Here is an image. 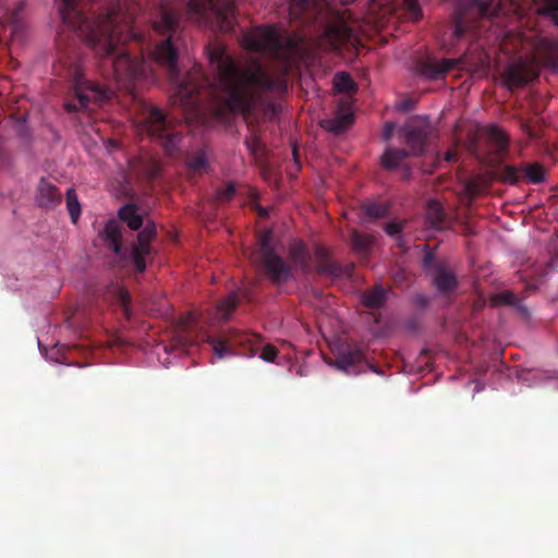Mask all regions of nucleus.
I'll list each match as a JSON object with an SVG mask.
<instances>
[{
  "label": "nucleus",
  "mask_w": 558,
  "mask_h": 558,
  "mask_svg": "<svg viewBox=\"0 0 558 558\" xmlns=\"http://www.w3.org/2000/svg\"><path fill=\"white\" fill-rule=\"evenodd\" d=\"M153 28L160 39L151 57L167 70L175 87V102L184 110L197 111L205 104H220L232 113L250 114L264 102L267 94L286 89L283 78L272 76L257 61L246 68L241 66L219 43L206 47L215 81L205 75L201 66H194L182 78L177 46L183 32L180 14L162 5Z\"/></svg>",
  "instance_id": "1"
},
{
  "label": "nucleus",
  "mask_w": 558,
  "mask_h": 558,
  "mask_svg": "<svg viewBox=\"0 0 558 558\" xmlns=\"http://www.w3.org/2000/svg\"><path fill=\"white\" fill-rule=\"evenodd\" d=\"M95 0H60L58 10L64 24L77 32L99 59L102 75L120 88L133 92L137 82L148 80L151 60L132 56L126 44L135 45L142 35L134 32V14L123 9L121 2L111 4L101 12L87 11V2Z\"/></svg>",
  "instance_id": "2"
},
{
  "label": "nucleus",
  "mask_w": 558,
  "mask_h": 558,
  "mask_svg": "<svg viewBox=\"0 0 558 558\" xmlns=\"http://www.w3.org/2000/svg\"><path fill=\"white\" fill-rule=\"evenodd\" d=\"M497 0H459L452 16V45L470 35L498 41L506 53L520 57L501 73L504 85L511 92L524 88L538 77L539 66L558 69V39L543 37L536 29H506Z\"/></svg>",
  "instance_id": "3"
},
{
  "label": "nucleus",
  "mask_w": 558,
  "mask_h": 558,
  "mask_svg": "<svg viewBox=\"0 0 558 558\" xmlns=\"http://www.w3.org/2000/svg\"><path fill=\"white\" fill-rule=\"evenodd\" d=\"M290 263H287L272 245V233L270 230L259 234L257 246L250 253V260L271 282L283 283L292 277V269L295 268L304 274L312 270V255L302 241H293L289 245Z\"/></svg>",
  "instance_id": "4"
},
{
  "label": "nucleus",
  "mask_w": 558,
  "mask_h": 558,
  "mask_svg": "<svg viewBox=\"0 0 558 558\" xmlns=\"http://www.w3.org/2000/svg\"><path fill=\"white\" fill-rule=\"evenodd\" d=\"M54 73L73 83L74 97L68 99L64 108L68 112H77L88 109L92 102L101 104L114 95L112 86L102 85L84 77L78 57L74 52H60Z\"/></svg>",
  "instance_id": "5"
},
{
  "label": "nucleus",
  "mask_w": 558,
  "mask_h": 558,
  "mask_svg": "<svg viewBox=\"0 0 558 558\" xmlns=\"http://www.w3.org/2000/svg\"><path fill=\"white\" fill-rule=\"evenodd\" d=\"M242 44L251 52L262 53L284 65L290 62L292 44L274 26H258L243 35Z\"/></svg>",
  "instance_id": "6"
},
{
  "label": "nucleus",
  "mask_w": 558,
  "mask_h": 558,
  "mask_svg": "<svg viewBox=\"0 0 558 558\" xmlns=\"http://www.w3.org/2000/svg\"><path fill=\"white\" fill-rule=\"evenodd\" d=\"M187 10L198 23L216 24L225 33L233 31L235 17L231 0H189Z\"/></svg>",
  "instance_id": "7"
},
{
  "label": "nucleus",
  "mask_w": 558,
  "mask_h": 558,
  "mask_svg": "<svg viewBox=\"0 0 558 558\" xmlns=\"http://www.w3.org/2000/svg\"><path fill=\"white\" fill-rule=\"evenodd\" d=\"M146 107L147 112L142 123V130L158 141L169 155L173 154L182 140L181 133L177 131L162 110L150 105Z\"/></svg>",
  "instance_id": "8"
},
{
  "label": "nucleus",
  "mask_w": 558,
  "mask_h": 558,
  "mask_svg": "<svg viewBox=\"0 0 558 558\" xmlns=\"http://www.w3.org/2000/svg\"><path fill=\"white\" fill-rule=\"evenodd\" d=\"M499 181L507 184H518L525 182L529 184H539L545 181L546 171L538 162H521L519 166L504 165L496 171Z\"/></svg>",
  "instance_id": "9"
},
{
  "label": "nucleus",
  "mask_w": 558,
  "mask_h": 558,
  "mask_svg": "<svg viewBox=\"0 0 558 558\" xmlns=\"http://www.w3.org/2000/svg\"><path fill=\"white\" fill-rule=\"evenodd\" d=\"M254 335H248L240 330H229L221 338H210L209 343L211 344L214 353L222 359L228 354H233L236 348H248V351L239 352L240 354H254L257 349L253 345Z\"/></svg>",
  "instance_id": "10"
},
{
  "label": "nucleus",
  "mask_w": 558,
  "mask_h": 558,
  "mask_svg": "<svg viewBox=\"0 0 558 558\" xmlns=\"http://www.w3.org/2000/svg\"><path fill=\"white\" fill-rule=\"evenodd\" d=\"M351 28L340 17L328 23L318 39V46L326 51H339L350 40Z\"/></svg>",
  "instance_id": "11"
},
{
  "label": "nucleus",
  "mask_w": 558,
  "mask_h": 558,
  "mask_svg": "<svg viewBox=\"0 0 558 558\" xmlns=\"http://www.w3.org/2000/svg\"><path fill=\"white\" fill-rule=\"evenodd\" d=\"M156 236V226L148 222L137 234V242L132 245L131 259L137 272L146 269V257L151 253L150 242Z\"/></svg>",
  "instance_id": "12"
},
{
  "label": "nucleus",
  "mask_w": 558,
  "mask_h": 558,
  "mask_svg": "<svg viewBox=\"0 0 558 558\" xmlns=\"http://www.w3.org/2000/svg\"><path fill=\"white\" fill-rule=\"evenodd\" d=\"M463 66V59H442L427 58L417 63V71L421 75L428 80H440L445 75L453 70L461 69Z\"/></svg>",
  "instance_id": "13"
},
{
  "label": "nucleus",
  "mask_w": 558,
  "mask_h": 558,
  "mask_svg": "<svg viewBox=\"0 0 558 558\" xmlns=\"http://www.w3.org/2000/svg\"><path fill=\"white\" fill-rule=\"evenodd\" d=\"M433 283L441 296L451 298L458 288V278L446 263H438L435 265Z\"/></svg>",
  "instance_id": "14"
},
{
  "label": "nucleus",
  "mask_w": 558,
  "mask_h": 558,
  "mask_svg": "<svg viewBox=\"0 0 558 558\" xmlns=\"http://www.w3.org/2000/svg\"><path fill=\"white\" fill-rule=\"evenodd\" d=\"M404 143L411 149L412 154L420 156L424 153L429 129L426 124L409 123L402 129Z\"/></svg>",
  "instance_id": "15"
},
{
  "label": "nucleus",
  "mask_w": 558,
  "mask_h": 558,
  "mask_svg": "<svg viewBox=\"0 0 558 558\" xmlns=\"http://www.w3.org/2000/svg\"><path fill=\"white\" fill-rule=\"evenodd\" d=\"M315 256L317 260V271L319 275L329 278H342L350 276L353 266H342L332 260L326 248L317 247Z\"/></svg>",
  "instance_id": "16"
},
{
  "label": "nucleus",
  "mask_w": 558,
  "mask_h": 558,
  "mask_svg": "<svg viewBox=\"0 0 558 558\" xmlns=\"http://www.w3.org/2000/svg\"><path fill=\"white\" fill-rule=\"evenodd\" d=\"M62 201V195L58 187L47 179L41 178L37 186L36 202L39 207L53 209Z\"/></svg>",
  "instance_id": "17"
},
{
  "label": "nucleus",
  "mask_w": 558,
  "mask_h": 558,
  "mask_svg": "<svg viewBox=\"0 0 558 558\" xmlns=\"http://www.w3.org/2000/svg\"><path fill=\"white\" fill-rule=\"evenodd\" d=\"M122 232L123 227L117 220H109L104 228L106 245L116 255L125 258V253L122 250Z\"/></svg>",
  "instance_id": "18"
},
{
  "label": "nucleus",
  "mask_w": 558,
  "mask_h": 558,
  "mask_svg": "<svg viewBox=\"0 0 558 558\" xmlns=\"http://www.w3.org/2000/svg\"><path fill=\"white\" fill-rule=\"evenodd\" d=\"M336 365L349 375H356L364 366V356L359 350H349L337 357Z\"/></svg>",
  "instance_id": "19"
},
{
  "label": "nucleus",
  "mask_w": 558,
  "mask_h": 558,
  "mask_svg": "<svg viewBox=\"0 0 558 558\" xmlns=\"http://www.w3.org/2000/svg\"><path fill=\"white\" fill-rule=\"evenodd\" d=\"M388 292L381 284H376L361 294L362 304L372 310H379L386 304Z\"/></svg>",
  "instance_id": "20"
},
{
  "label": "nucleus",
  "mask_w": 558,
  "mask_h": 558,
  "mask_svg": "<svg viewBox=\"0 0 558 558\" xmlns=\"http://www.w3.org/2000/svg\"><path fill=\"white\" fill-rule=\"evenodd\" d=\"M186 167L191 175H198L207 172L208 158L204 149L190 153L186 156Z\"/></svg>",
  "instance_id": "21"
},
{
  "label": "nucleus",
  "mask_w": 558,
  "mask_h": 558,
  "mask_svg": "<svg viewBox=\"0 0 558 558\" xmlns=\"http://www.w3.org/2000/svg\"><path fill=\"white\" fill-rule=\"evenodd\" d=\"M348 241L352 250L359 254H366L374 245V238L371 234L357 230H350Z\"/></svg>",
  "instance_id": "22"
},
{
  "label": "nucleus",
  "mask_w": 558,
  "mask_h": 558,
  "mask_svg": "<svg viewBox=\"0 0 558 558\" xmlns=\"http://www.w3.org/2000/svg\"><path fill=\"white\" fill-rule=\"evenodd\" d=\"M119 218L134 231L140 230L144 225L142 215L137 213V206L131 203L119 209Z\"/></svg>",
  "instance_id": "23"
},
{
  "label": "nucleus",
  "mask_w": 558,
  "mask_h": 558,
  "mask_svg": "<svg viewBox=\"0 0 558 558\" xmlns=\"http://www.w3.org/2000/svg\"><path fill=\"white\" fill-rule=\"evenodd\" d=\"M353 122L352 112H341L335 118L325 120L323 126L333 134L343 133Z\"/></svg>",
  "instance_id": "24"
},
{
  "label": "nucleus",
  "mask_w": 558,
  "mask_h": 558,
  "mask_svg": "<svg viewBox=\"0 0 558 558\" xmlns=\"http://www.w3.org/2000/svg\"><path fill=\"white\" fill-rule=\"evenodd\" d=\"M426 219L435 229H442L446 223V214L436 199H430L426 207Z\"/></svg>",
  "instance_id": "25"
},
{
  "label": "nucleus",
  "mask_w": 558,
  "mask_h": 558,
  "mask_svg": "<svg viewBox=\"0 0 558 558\" xmlns=\"http://www.w3.org/2000/svg\"><path fill=\"white\" fill-rule=\"evenodd\" d=\"M487 134L495 146L496 153L500 156L506 155L510 142L509 135L495 125L488 128Z\"/></svg>",
  "instance_id": "26"
},
{
  "label": "nucleus",
  "mask_w": 558,
  "mask_h": 558,
  "mask_svg": "<svg viewBox=\"0 0 558 558\" xmlns=\"http://www.w3.org/2000/svg\"><path fill=\"white\" fill-rule=\"evenodd\" d=\"M408 156L409 153L404 149L388 148L381 156V166L387 170L396 169Z\"/></svg>",
  "instance_id": "27"
},
{
  "label": "nucleus",
  "mask_w": 558,
  "mask_h": 558,
  "mask_svg": "<svg viewBox=\"0 0 558 558\" xmlns=\"http://www.w3.org/2000/svg\"><path fill=\"white\" fill-rule=\"evenodd\" d=\"M535 11L558 25V0H535Z\"/></svg>",
  "instance_id": "28"
},
{
  "label": "nucleus",
  "mask_w": 558,
  "mask_h": 558,
  "mask_svg": "<svg viewBox=\"0 0 558 558\" xmlns=\"http://www.w3.org/2000/svg\"><path fill=\"white\" fill-rule=\"evenodd\" d=\"M333 86L339 93L353 94L357 90V85L354 83L350 74L339 72L333 77Z\"/></svg>",
  "instance_id": "29"
},
{
  "label": "nucleus",
  "mask_w": 558,
  "mask_h": 558,
  "mask_svg": "<svg viewBox=\"0 0 558 558\" xmlns=\"http://www.w3.org/2000/svg\"><path fill=\"white\" fill-rule=\"evenodd\" d=\"M320 0H290V16L300 19L302 14L307 13L316 7Z\"/></svg>",
  "instance_id": "30"
},
{
  "label": "nucleus",
  "mask_w": 558,
  "mask_h": 558,
  "mask_svg": "<svg viewBox=\"0 0 558 558\" xmlns=\"http://www.w3.org/2000/svg\"><path fill=\"white\" fill-rule=\"evenodd\" d=\"M114 300L117 304L121 307L123 316L126 319L131 318V294L130 292L122 287H117L114 289Z\"/></svg>",
  "instance_id": "31"
},
{
  "label": "nucleus",
  "mask_w": 558,
  "mask_h": 558,
  "mask_svg": "<svg viewBox=\"0 0 558 558\" xmlns=\"http://www.w3.org/2000/svg\"><path fill=\"white\" fill-rule=\"evenodd\" d=\"M66 208L73 223H76L81 216V204L74 189H69L65 193Z\"/></svg>",
  "instance_id": "32"
},
{
  "label": "nucleus",
  "mask_w": 558,
  "mask_h": 558,
  "mask_svg": "<svg viewBox=\"0 0 558 558\" xmlns=\"http://www.w3.org/2000/svg\"><path fill=\"white\" fill-rule=\"evenodd\" d=\"M240 302V298L236 292H230L218 305V312L222 319H227L230 314L235 310Z\"/></svg>",
  "instance_id": "33"
},
{
  "label": "nucleus",
  "mask_w": 558,
  "mask_h": 558,
  "mask_svg": "<svg viewBox=\"0 0 558 558\" xmlns=\"http://www.w3.org/2000/svg\"><path fill=\"white\" fill-rule=\"evenodd\" d=\"M518 302H519V300H518L517 295L509 290H505L499 293H495L490 296V304L493 306H499V305L517 306Z\"/></svg>",
  "instance_id": "34"
},
{
  "label": "nucleus",
  "mask_w": 558,
  "mask_h": 558,
  "mask_svg": "<svg viewBox=\"0 0 558 558\" xmlns=\"http://www.w3.org/2000/svg\"><path fill=\"white\" fill-rule=\"evenodd\" d=\"M403 5L410 20L417 22L422 19L423 14L418 4V0H403Z\"/></svg>",
  "instance_id": "35"
},
{
  "label": "nucleus",
  "mask_w": 558,
  "mask_h": 558,
  "mask_svg": "<svg viewBox=\"0 0 558 558\" xmlns=\"http://www.w3.org/2000/svg\"><path fill=\"white\" fill-rule=\"evenodd\" d=\"M235 185L229 182L225 187H221L216 193V199L220 203H227L235 195Z\"/></svg>",
  "instance_id": "36"
},
{
  "label": "nucleus",
  "mask_w": 558,
  "mask_h": 558,
  "mask_svg": "<svg viewBox=\"0 0 558 558\" xmlns=\"http://www.w3.org/2000/svg\"><path fill=\"white\" fill-rule=\"evenodd\" d=\"M245 145L252 155H258L263 151V142L257 134H252L251 137L245 138Z\"/></svg>",
  "instance_id": "37"
},
{
  "label": "nucleus",
  "mask_w": 558,
  "mask_h": 558,
  "mask_svg": "<svg viewBox=\"0 0 558 558\" xmlns=\"http://www.w3.org/2000/svg\"><path fill=\"white\" fill-rule=\"evenodd\" d=\"M386 213L387 208L381 204L372 203L365 206V214L373 219L381 218Z\"/></svg>",
  "instance_id": "38"
},
{
  "label": "nucleus",
  "mask_w": 558,
  "mask_h": 558,
  "mask_svg": "<svg viewBox=\"0 0 558 558\" xmlns=\"http://www.w3.org/2000/svg\"><path fill=\"white\" fill-rule=\"evenodd\" d=\"M278 355V349L272 344H266L260 353V359L266 362H274Z\"/></svg>",
  "instance_id": "39"
},
{
  "label": "nucleus",
  "mask_w": 558,
  "mask_h": 558,
  "mask_svg": "<svg viewBox=\"0 0 558 558\" xmlns=\"http://www.w3.org/2000/svg\"><path fill=\"white\" fill-rule=\"evenodd\" d=\"M402 223L392 221L386 225L385 231L391 236H398L402 231Z\"/></svg>",
  "instance_id": "40"
},
{
  "label": "nucleus",
  "mask_w": 558,
  "mask_h": 558,
  "mask_svg": "<svg viewBox=\"0 0 558 558\" xmlns=\"http://www.w3.org/2000/svg\"><path fill=\"white\" fill-rule=\"evenodd\" d=\"M439 262H436L435 260V255L434 253L432 252H427L425 253L424 257H423V268L425 270H428V269H435V265L438 264Z\"/></svg>",
  "instance_id": "41"
},
{
  "label": "nucleus",
  "mask_w": 558,
  "mask_h": 558,
  "mask_svg": "<svg viewBox=\"0 0 558 558\" xmlns=\"http://www.w3.org/2000/svg\"><path fill=\"white\" fill-rule=\"evenodd\" d=\"M159 165L158 162L156 161H151L150 165H149V168L147 170V175L150 178V179H154L158 175L159 173Z\"/></svg>",
  "instance_id": "42"
},
{
  "label": "nucleus",
  "mask_w": 558,
  "mask_h": 558,
  "mask_svg": "<svg viewBox=\"0 0 558 558\" xmlns=\"http://www.w3.org/2000/svg\"><path fill=\"white\" fill-rule=\"evenodd\" d=\"M444 159L447 162H454L458 160V155L454 150H448L445 153Z\"/></svg>",
  "instance_id": "43"
},
{
  "label": "nucleus",
  "mask_w": 558,
  "mask_h": 558,
  "mask_svg": "<svg viewBox=\"0 0 558 558\" xmlns=\"http://www.w3.org/2000/svg\"><path fill=\"white\" fill-rule=\"evenodd\" d=\"M399 108L403 111L412 110L414 108V102L410 99L404 100Z\"/></svg>",
  "instance_id": "44"
},
{
  "label": "nucleus",
  "mask_w": 558,
  "mask_h": 558,
  "mask_svg": "<svg viewBox=\"0 0 558 558\" xmlns=\"http://www.w3.org/2000/svg\"><path fill=\"white\" fill-rule=\"evenodd\" d=\"M484 306H485V300L480 299L473 304V311L480 312L484 308Z\"/></svg>",
  "instance_id": "45"
},
{
  "label": "nucleus",
  "mask_w": 558,
  "mask_h": 558,
  "mask_svg": "<svg viewBox=\"0 0 558 558\" xmlns=\"http://www.w3.org/2000/svg\"><path fill=\"white\" fill-rule=\"evenodd\" d=\"M392 130H393V125L392 124H387L386 125L385 132H384V138L385 140H389L390 138Z\"/></svg>",
  "instance_id": "46"
},
{
  "label": "nucleus",
  "mask_w": 558,
  "mask_h": 558,
  "mask_svg": "<svg viewBox=\"0 0 558 558\" xmlns=\"http://www.w3.org/2000/svg\"><path fill=\"white\" fill-rule=\"evenodd\" d=\"M416 303L426 306L428 304V300L424 295H417Z\"/></svg>",
  "instance_id": "47"
},
{
  "label": "nucleus",
  "mask_w": 558,
  "mask_h": 558,
  "mask_svg": "<svg viewBox=\"0 0 558 558\" xmlns=\"http://www.w3.org/2000/svg\"><path fill=\"white\" fill-rule=\"evenodd\" d=\"M343 2V4H349L351 2H353L354 0H341Z\"/></svg>",
  "instance_id": "48"
},
{
  "label": "nucleus",
  "mask_w": 558,
  "mask_h": 558,
  "mask_svg": "<svg viewBox=\"0 0 558 558\" xmlns=\"http://www.w3.org/2000/svg\"><path fill=\"white\" fill-rule=\"evenodd\" d=\"M16 29H17V24H16V23H14V25H13V32H15Z\"/></svg>",
  "instance_id": "49"
},
{
  "label": "nucleus",
  "mask_w": 558,
  "mask_h": 558,
  "mask_svg": "<svg viewBox=\"0 0 558 558\" xmlns=\"http://www.w3.org/2000/svg\"><path fill=\"white\" fill-rule=\"evenodd\" d=\"M293 155H294V158H296V148L295 147L293 148Z\"/></svg>",
  "instance_id": "50"
}]
</instances>
